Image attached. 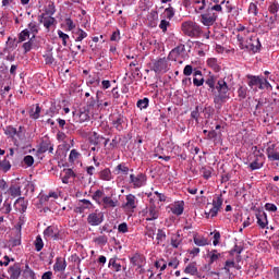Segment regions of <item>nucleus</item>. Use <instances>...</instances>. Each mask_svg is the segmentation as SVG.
<instances>
[{
	"label": "nucleus",
	"instance_id": "10",
	"mask_svg": "<svg viewBox=\"0 0 279 279\" xmlns=\"http://www.w3.org/2000/svg\"><path fill=\"white\" fill-rule=\"evenodd\" d=\"M266 154L268 156V160L275 162L279 160V143L270 144L266 149Z\"/></svg>",
	"mask_w": 279,
	"mask_h": 279
},
{
	"label": "nucleus",
	"instance_id": "51",
	"mask_svg": "<svg viewBox=\"0 0 279 279\" xmlns=\"http://www.w3.org/2000/svg\"><path fill=\"white\" fill-rule=\"evenodd\" d=\"M116 171H118L117 173H123L124 175H128L130 168L125 166V163H120L117 166Z\"/></svg>",
	"mask_w": 279,
	"mask_h": 279
},
{
	"label": "nucleus",
	"instance_id": "9",
	"mask_svg": "<svg viewBox=\"0 0 279 279\" xmlns=\"http://www.w3.org/2000/svg\"><path fill=\"white\" fill-rule=\"evenodd\" d=\"M53 154V144H51V140L49 137H44L38 146L37 154Z\"/></svg>",
	"mask_w": 279,
	"mask_h": 279
},
{
	"label": "nucleus",
	"instance_id": "2",
	"mask_svg": "<svg viewBox=\"0 0 279 279\" xmlns=\"http://www.w3.org/2000/svg\"><path fill=\"white\" fill-rule=\"evenodd\" d=\"M181 31L190 38H199L202 36V26L193 21H185L181 24Z\"/></svg>",
	"mask_w": 279,
	"mask_h": 279
},
{
	"label": "nucleus",
	"instance_id": "57",
	"mask_svg": "<svg viewBox=\"0 0 279 279\" xmlns=\"http://www.w3.org/2000/svg\"><path fill=\"white\" fill-rule=\"evenodd\" d=\"M80 156L81 154L76 149H72L69 155V162H74Z\"/></svg>",
	"mask_w": 279,
	"mask_h": 279
},
{
	"label": "nucleus",
	"instance_id": "33",
	"mask_svg": "<svg viewBox=\"0 0 279 279\" xmlns=\"http://www.w3.org/2000/svg\"><path fill=\"white\" fill-rule=\"evenodd\" d=\"M0 210L3 215H10V213H12V202L9 199H5Z\"/></svg>",
	"mask_w": 279,
	"mask_h": 279
},
{
	"label": "nucleus",
	"instance_id": "29",
	"mask_svg": "<svg viewBox=\"0 0 279 279\" xmlns=\"http://www.w3.org/2000/svg\"><path fill=\"white\" fill-rule=\"evenodd\" d=\"M34 40H36V38L34 36H32L28 39V41L23 44L22 49H24V53H29V51H32V49L34 47Z\"/></svg>",
	"mask_w": 279,
	"mask_h": 279
},
{
	"label": "nucleus",
	"instance_id": "1",
	"mask_svg": "<svg viewBox=\"0 0 279 279\" xmlns=\"http://www.w3.org/2000/svg\"><path fill=\"white\" fill-rule=\"evenodd\" d=\"M206 86H208V90L210 93H215L217 90L218 94L214 96V104L216 110H221L223 108V104L230 99V87L228 83L223 80H217L214 75H209L205 81Z\"/></svg>",
	"mask_w": 279,
	"mask_h": 279
},
{
	"label": "nucleus",
	"instance_id": "60",
	"mask_svg": "<svg viewBox=\"0 0 279 279\" xmlns=\"http://www.w3.org/2000/svg\"><path fill=\"white\" fill-rule=\"evenodd\" d=\"M145 234L148 236V239H154L156 234V227H147Z\"/></svg>",
	"mask_w": 279,
	"mask_h": 279
},
{
	"label": "nucleus",
	"instance_id": "17",
	"mask_svg": "<svg viewBox=\"0 0 279 279\" xmlns=\"http://www.w3.org/2000/svg\"><path fill=\"white\" fill-rule=\"evenodd\" d=\"M10 279L21 278V264L16 263L13 266L9 267Z\"/></svg>",
	"mask_w": 279,
	"mask_h": 279
},
{
	"label": "nucleus",
	"instance_id": "54",
	"mask_svg": "<svg viewBox=\"0 0 279 279\" xmlns=\"http://www.w3.org/2000/svg\"><path fill=\"white\" fill-rule=\"evenodd\" d=\"M168 27H171V22L167 20H161L159 24V28L162 31L163 34H167Z\"/></svg>",
	"mask_w": 279,
	"mask_h": 279
},
{
	"label": "nucleus",
	"instance_id": "55",
	"mask_svg": "<svg viewBox=\"0 0 279 279\" xmlns=\"http://www.w3.org/2000/svg\"><path fill=\"white\" fill-rule=\"evenodd\" d=\"M251 171H256L258 169H263V163L258 162V158H256L253 162L250 163Z\"/></svg>",
	"mask_w": 279,
	"mask_h": 279
},
{
	"label": "nucleus",
	"instance_id": "26",
	"mask_svg": "<svg viewBox=\"0 0 279 279\" xmlns=\"http://www.w3.org/2000/svg\"><path fill=\"white\" fill-rule=\"evenodd\" d=\"M88 37V33H86L84 29L78 28L77 32L74 33V40L75 43H82L84 38Z\"/></svg>",
	"mask_w": 279,
	"mask_h": 279
},
{
	"label": "nucleus",
	"instance_id": "52",
	"mask_svg": "<svg viewBox=\"0 0 279 279\" xmlns=\"http://www.w3.org/2000/svg\"><path fill=\"white\" fill-rule=\"evenodd\" d=\"M248 14H253L254 16H258V5L256 2H251L248 5Z\"/></svg>",
	"mask_w": 279,
	"mask_h": 279
},
{
	"label": "nucleus",
	"instance_id": "30",
	"mask_svg": "<svg viewBox=\"0 0 279 279\" xmlns=\"http://www.w3.org/2000/svg\"><path fill=\"white\" fill-rule=\"evenodd\" d=\"M100 180H105L106 182H110L112 180V171L109 170V168L104 169L99 173Z\"/></svg>",
	"mask_w": 279,
	"mask_h": 279
},
{
	"label": "nucleus",
	"instance_id": "61",
	"mask_svg": "<svg viewBox=\"0 0 279 279\" xmlns=\"http://www.w3.org/2000/svg\"><path fill=\"white\" fill-rule=\"evenodd\" d=\"M118 232H120V234H126V232H129L128 222L120 223L118 226Z\"/></svg>",
	"mask_w": 279,
	"mask_h": 279
},
{
	"label": "nucleus",
	"instance_id": "44",
	"mask_svg": "<svg viewBox=\"0 0 279 279\" xmlns=\"http://www.w3.org/2000/svg\"><path fill=\"white\" fill-rule=\"evenodd\" d=\"M278 11H279V3L278 1H272L269 7H268V12L270 14H274V15H278Z\"/></svg>",
	"mask_w": 279,
	"mask_h": 279
},
{
	"label": "nucleus",
	"instance_id": "53",
	"mask_svg": "<svg viewBox=\"0 0 279 279\" xmlns=\"http://www.w3.org/2000/svg\"><path fill=\"white\" fill-rule=\"evenodd\" d=\"M165 15H166V19H168V21H171V19L175 16V9H173V7L167 8L165 10Z\"/></svg>",
	"mask_w": 279,
	"mask_h": 279
},
{
	"label": "nucleus",
	"instance_id": "7",
	"mask_svg": "<svg viewBox=\"0 0 279 279\" xmlns=\"http://www.w3.org/2000/svg\"><path fill=\"white\" fill-rule=\"evenodd\" d=\"M247 84L252 90H264L263 86V76H256V75H247Z\"/></svg>",
	"mask_w": 279,
	"mask_h": 279
},
{
	"label": "nucleus",
	"instance_id": "49",
	"mask_svg": "<svg viewBox=\"0 0 279 279\" xmlns=\"http://www.w3.org/2000/svg\"><path fill=\"white\" fill-rule=\"evenodd\" d=\"M45 63L51 66V64H56V58H53V53L48 52L44 54Z\"/></svg>",
	"mask_w": 279,
	"mask_h": 279
},
{
	"label": "nucleus",
	"instance_id": "12",
	"mask_svg": "<svg viewBox=\"0 0 279 279\" xmlns=\"http://www.w3.org/2000/svg\"><path fill=\"white\" fill-rule=\"evenodd\" d=\"M87 223H89V226H101V223H104V215L97 213L89 214L87 216Z\"/></svg>",
	"mask_w": 279,
	"mask_h": 279
},
{
	"label": "nucleus",
	"instance_id": "43",
	"mask_svg": "<svg viewBox=\"0 0 279 279\" xmlns=\"http://www.w3.org/2000/svg\"><path fill=\"white\" fill-rule=\"evenodd\" d=\"M226 4V0H222L221 2H220V4H215V5H213V3H210L209 5H208V8H209V10L211 11V12H223V7L222 5H225Z\"/></svg>",
	"mask_w": 279,
	"mask_h": 279
},
{
	"label": "nucleus",
	"instance_id": "31",
	"mask_svg": "<svg viewBox=\"0 0 279 279\" xmlns=\"http://www.w3.org/2000/svg\"><path fill=\"white\" fill-rule=\"evenodd\" d=\"M123 122H124V120H123L122 116H118L116 118V120L112 121V125H113V128H116V130H118V132H122Z\"/></svg>",
	"mask_w": 279,
	"mask_h": 279
},
{
	"label": "nucleus",
	"instance_id": "25",
	"mask_svg": "<svg viewBox=\"0 0 279 279\" xmlns=\"http://www.w3.org/2000/svg\"><path fill=\"white\" fill-rule=\"evenodd\" d=\"M207 138L209 141H214L215 145H217V143L221 142V133H217L216 130H211L208 132Z\"/></svg>",
	"mask_w": 279,
	"mask_h": 279
},
{
	"label": "nucleus",
	"instance_id": "37",
	"mask_svg": "<svg viewBox=\"0 0 279 279\" xmlns=\"http://www.w3.org/2000/svg\"><path fill=\"white\" fill-rule=\"evenodd\" d=\"M23 276L24 278H31V279H36V272L29 268V265H25V269L23 270Z\"/></svg>",
	"mask_w": 279,
	"mask_h": 279
},
{
	"label": "nucleus",
	"instance_id": "62",
	"mask_svg": "<svg viewBox=\"0 0 279 279\" xmlns=\"http://www.w3.org/2000/svg\"><path fill=\"white\" fill-rule=\"evenodd\" d=\"M23 162L26 167H32L34 165V157L31 155H27L23 158Z\"/></svg>",
	"mask_w": 279,
	"mask_h": 279
},
{
	"label": "nucleus",
	"instance_id": "38",
	"mask_svg": "<svg viewBox=\"0 0 279 279\" xmlns=\"http://www.w3.org/2000/svg\"><path fill=\"white\" fill-rule=\"evenodd\" d=\"M80 123H86V121L90 120V116L88 114V110H83L77 113Z\"/></svg>",
	"mask_w": 279,
	"mask_h": 279
},
{
	"label": "nucleus",
	"instance_id": "11",
	"mask_svg": "<svg viewBox=\"0 0 279 279\" xmlns=\"http://www.w3.org/2000/svg\"><path fill=\"white\" fill-rule=\"evenodd\" d=\"M160 217V210L156 205H150L146 210V221H156Z\"/></svg>",
	"mask_w": 279,
	"mask_h": 279
},
{
	"label": "nucleus",
	"instance_id": "19",
	"mask_svg": "<svg viewBox=\"0 0 279 279\" xmlns=\"http://www.w3.org/2000/svg\"><path fill=\"white\" fill-rule=\"evenodd\" d=\"M106 141V137L102 135H99L97 132H93L89 136V143L90 145H95L97 147L98 145H101V142Z\"/></svg>",
	"mask_w": 279,
	"mask_h": 279
},
{
	"label": "nucleus",
	"instance_id": "6",
	"mask_svg": "<svg viewBox=\"0 0 279 279\" xmlns=\"http://www.w3.org/2000/svg\"><path fill=\"white\" fill-rule=\"evenodd\" d=\"M146 182L147 175L145 173L130 174V184H133V189H141V186H145Z\"/></svg>",
	"mask_w": 279,
	"mask_h": 279
},
{
	"label": "nucleus",
	"instance_id": "5",
	"mask_svg": "<svg viewBox=\"0 0 279 279\" xmlns=\"http://www.w3.org/2000/svg\"><path fill=\"white\" fill-rule=\"evenodd\" d=\"M218 17L219 15H217V13L207 8L206 12L201 14V23L205 25V27H211V25L217 23Z\"/></svg>",
	"mask_w": 279,
	"mask_h": 279
},
{
	"label": "nucleus",
	"instance_id": "3",
	"mask_svg": "<svg viewBox=\"0 0 279 279\" xmlns=\"http://www.w3.org/2000/svg\"><path fill=\"white\" fill-rule=\"evenodd\" d=\"M260 39L255 35L250 36L248 39L240 45V49H246V51H252V53H258V51H260Z\"/></svg>",
	"mask_w": 279,
	"mask_h": 279
},
{
	"label": "nucleus",
	"instance_id": "4",
	"mask_svg": "<svg viewBox=\"0 0 279 279\" xmlns=\"http://www.w3.org/2000/svg\"><path fill=\"white\" fill-rule=\"evenodd\" d=\"M213 208L209 209V211H205L206 219H210V217H217L219 215V210H221V207L223 206V194H218L213 199L211 203Z\"/></svg>",
	"mask_w": 279,
	"mask_h": 279
},
{
	"label": "nucleus",
	"instance_id": "32",
	"mask_svg": "<svg viewBox=\"0 0 279 279\" xmlns=\"http://www.w3.org/2000/svg\"><path fill=\"white\" fill-rule=\"evenodd\" d=\"M207 64L208 66H210V69H213L216 73H219L221 71V66L219 65V63L217 62V59L211 58L207 60Z\"/></svg>",
	"mask_w": 279,
	"mask_h": 279
},
{
	"label": "nucleus",
	"instance_id": "13",
	"mask_svg": "<svg viewBox=\"0 0 279 279\" xmlns=\"http://www.w3.org/2000/svg\"><path fill=\"white\" fill-rule=\"evenodd\" d=\"M153 71H155V73H162V71H167V59L160 58L155 61L153 64Z\"/></svg>",
	"mask_w": 279,
	"mask_h": 279
},
{
	"label": "nucleus",
	"instance_id": "45",
	"mask_svg": "<svg viewBox=\"0 0 279 279\" xmlns=\"http://www.w3.org/2000/svg\"><path fill=\"white\" fill-rule=\"evenodd\" d=\"M57 34H58L59 38L62 40L63 47H68L69 40H70L69 35L65 34V33L62 32V31H58Z\"/></svg>",
	"mask_w": 279,
	"mask_h": 279
},
{
	"label": "nucleus",
	"instance_id": "27",
	"mask_svg": "<svg viewBox=\"0 0 279 279\" xmlns=\"http://www.w3.org/2000/svg\"><path fill=\"white\" fill-rule=\"evenodd\" d=\"M8 193L11 197H20V195H21V185H11L8 190Z\"/></svg>",
	"mask_w": 279,
	"mask_h": 279
},
{
	"label": "nucleus",
	"instance_id": "15",
	"mask_svg": "<svg viewBox=\"0 0 279 279\" xmlns=\"http://www.w3.org/2000/svg\"><path fill=\"white\" fill-rule=\"evenodd\" d=\"M256 219H257V226L262 228V230H265L267 226L269 225V221L267 220V214L265 211H258L256 214Z\"/></svg>",
	"mask_w": 279,
	"mask_h": 279
},
{
	"label": "nucleus",
	"instance_id": "50",
	"mask_svg": "<svg viewBox=\"0 0 279 279\" xmlns=\"http://www.w3.org/2000/svg\"><path fill=\"white\" fill-rule=\"evenodd\" d=\"M0 169H1V171H4V173H8V171H10V169H12V165L10 163L9 160L4 159V160L0 161Z\"/></svg>",
	"mask_w": 279,
	"mask_h": 279
},
{
	"label": "nucleus",
	"instance_id": "24",
	"mask_svg": "<svg viewBox=\"0 0 279 279\" xmlns=\"http://www.w3.org/2000/svg\"><path fill=\"white\" fill-rule=\"evenodd\" d=\"M63 173L64 175L61 177L63 184H69V180H71V178H75V172L73 169H63Z\"/></svg>",
	"mask_w": 279,
	"mask_h": 279
},
{
	"label": "nucleus",
	"instance_id": "63",
	"mask_svg": "<svg viewBox=\"0 0 279 279\" xmlns=\"http://www.w3.org/2000/svg\"><path fill=\"white\" fill-rule=\"evenodd\" d=\"M46 114H48V117H56V114H58V107H56V105H51Z\"/></svg>",
	"mask_w": 279,
	"mask_h": 279
},
{
	"label": "nucleus",
	"instance_id": "14",
	"mask_svg": "<svg viewBox=\"0 0 279 279\" xmlns=\"http://www.w3.org/2000/svg\"><path fill=\"white\" fill-rule=\"evenodd\" d=\"M38 21L46 27V29H50L51 25L56 23V19L53 16H45V13L38 15Z\"/></svg>",
	"mask_w": 279,
	"mask_h": 279
},
{
	"label": "nucleus",
	"instance_id": "28",
	"mask_svg": "<svg viewBox=\"0 0 279 279\" xmlns=\"http://www.w3.org/2000/svg\"><path fill=\"white\" fill-rule=\"evenodd\" d=\"M171 213L173 215H177L178 217H180V215H182V213H184V203H178L175 205H173V207L171 208Z\"/></svg>",
	"mask_w": 279,
	"mask_h": 279
},
{
	"label": "nucleus",
	"instance_id": "35",
	"mask_svg": "<svg viewBox=\"0 0 279 279\" xmlns=\"http://www.w3.org/2000/svg\"><path fill=\"white\" fill-rule=\"evenodd\" d=\"M185 274H190L191 276H195L197 274V264L196 263H190L185 269Z\"/></svg>",
	"mask_w": 279,
	"mask_h": 279
},
{
	"label": "nucleus",
	"instance_id": "41",
	"mask_svg": "<svg viewBox=\"0 0 279 279\" xmlns=\"http://www.w3.org/2000/svg\"><path fill=\"white\" fill-rule=\"evenodd\" d=\"M201 173L205 180H209L213 175V168L210 167H203L201 168Z\"/></svg>",
	"mask_w": 279,
	"mask_h": 279
},
{
	"label": "nucleus",
	"instance_id": "36",
	"mask_svg": "<svg viewBox=\"0 0 279 279\" xmlns=\"http://www.w3.org/2000/svg\"><path fill=\"white\" fill-rule=\"evenodd\" d=\"M39 27H38V24L34 21H32L29 24H28V32L29 34H32V36H34V38H36V34H38L39 32Z\"/></svg>",
	"mask_w": 279,
	"mask_h": 279
},
{
	"label": "nucleus",
	"instance_id": "42",
	"mask_svg": "<svg viewBox=\"0 0 279 279\" xmlns=\"http://www.w3.org/2000/svg\"><path fill=\"white\" fill-rule=\"evenodd\" d=\"M136 106L137 108H140V110H145L149 108V98H143L137 100Z\"/></svg>",
	"mask_w": 279,
	"mask_h": 279
},
{
	"label": "nucleus",
	"instance_id": "64",
	"mask_svg": "<svg viewBox=\"0 0 279 279\" xmlns=\"http://www.w3.org/2000/svg\"><path fill=\"white\" fill-rule=\"evenodd\" d=\"M191 118L194 119L196 123L199 121V106H196L195 109L191 112Z\"/></svg>",
	"mask_w": 279,
	"mask_h": 279
},
{
	"label": "nucleus",
	"instance_id": "34",
	"mask_svg": "<svg viewBox=\"0 0 279 279\" xmlns=\"http://www.w3.org/2000/svg\"><path fill=\"white\" fill-rule=\"evenodd\" d=\"M157 245L165 243L167 241V233L162 229H158L157 236H156Z\"/></svg>",
	"mask_w": 279,
	"mask_h": 279
},
{
	"label": "nucleus",
	"instance_id": "40",
	"mask_svg": "<svg viewBox=\"0 0 279 279\" xmlns=\"http://www.w3.org/2000/svg\"><path fill=\"white\" fill-rule=\"evenodd\" d=\"M36 252H41L43 247H45V242H43V236L37 235L34 242Z\"/></svg>",
	"mask_w": 279,
	"mask_h": 279
},
{
	"label": "nucleus",
	"instance_id": "23",
	"mask_svg": "<svg viewBox=\"0 0 279 279\" xmlns=\"http://www.w3.org/2000/svg\"><path fill=\"white\" fill-rule=\"evenodd\" d=\"M250 36H254V33H252L250 28H247L246 32L244 31L242 33H239L236 35L238 43H240V45L242 43H245L250 38Z\"/></svg>",
	"mask_w": 279,
	"mask_h": 279
},
{
	"label": "nucleus",
	"instance_id": "22",
	"mask_svg": "<svg viewBox=\"0 0 279 279\" xmlns=\"http://www.w3.org/2000/svg\"><path fill=\"white\" fill-rule=\"evenodd\" d=\"M102 203L105 205V208H117V206H119V201H114L110 196H105L102 198Z\"/></svg>",
	"mask_w": 279,
	"mask_h": 279
},
{
	"label": "nucleus",
	"instance_id": "16",
	"mask_svg": "<svg viewBox=\"0 0 279 279\" xmlns=\"http://www.w3.org/2000/svg\"><path fill=\"white\" fill-rule=\"evenodd\" d=\"M130 263L133 265V267H138L140 274H145V270L142 268L143 267V257H141V254L136 253L132 257H130Z\"/></svg>",
	"mask_w": 279,
	"mask_h": 279
},
{
	"label": "nucleus",
	"instance_id": "8",
	"mask_svg": "<svg viewBox=\"0 0 279 279\" xmlns=\"http://www.w3.org/2000/svg\"><path fill=\"white\" fill-rule=\"evenodd\" d=\"M44 239L52 241H58L60 239V230L56 226H49L44 230Z\"/></svg>",
	"mask_w": 279,
	"mask_h": 279
},
{
	"label": "nucleus",
	"instance_id": "59",
	"mask_svg": "<svg viewBox=\"0 0 279 279\" xmlns=\"http://www.w3.org/2000/svg\"><path fill=\"white\" fill-rule=\"evenodd\" d=\"M105 193L101 190H97L94 194H93V199L94 202H97V204H99V201L101 199V197H104Z\"/></svg>",
	"mask_w": 279,
	"mask_h": 279
},
{
	"label": "nucleus",
	"instance_id": "39",
	"mask_svg": "<svg viewBox=\"0 0 279 279\" xmlns=\"http://www.w3.org/2000/svg\"><path fill=\"white\" fill-rule=\"evenodd\" d=\"M193 241L198 247H204L208 245V240L206 238H197V235H194Z\"/></svg>",
	"mask_w": 279,
	"mask_h": 279
},
{
	"label": "nucleus",
	"instance_id": "58",
	"mask_svg": "<svg viewBox=\"0 0 279 279\" xmlns=\"http://www.w3.org/2000/svg\"><path fill=\"white\" fill-rule=\"evenodd\" d=\"M109 267H113L114 271H120L121 270V264L117 263L116 258H111L109 260Z\"/></svg>",
	"mask_w": 279,
	"mask_h": 279
},
{
	"label": "nucleus",
	"instance_id": "18",
	"mask_svg": "<svg viewBox=\"0 0 279 279\" xmlns=\"http://www.w3.org/2000/svg\"><path fill=\"white\" fill-rule=\"evenodd\" d=\"M13 206L19 213H25V210H27V201H25V197H20L15 201Z\"/></svg>",
	"mask_w": 279,
	"mask_h": 279
},
{
	"label": "nucleus",
	"instance_id": "48",
	"mask_svg": "<svg viewBox=\"0 0 279 279\" xmlns=\"http://www.w3.org/2000/svg\"><path fill=\"white\" fill-rule=\"evenodd\" d=\"M209 263L210 265H213V263H217V260H219V257L221 256V254L217 253V250H213L209 254Z\"/></svg>",
	"mask_w": 279,
	"mask_h": 279
},
{
	"label": "nucleus",
	"instance_id": "47",
	"mask_svg": "<svg viewBox=\"0 0 279 279\" xmlns=\"http://www.w3.org/2000/svg\"><path fill=\"white\" fill-rule=\"evenodd\" d=\"M29 40V29L25 28L19 34V43H25Z\"/></svg>",
	"mask_w": 279,
	"mask_h": 279
},
{
	"label": "nucleus",
	"instance_id": "56",
	"mask_svg": "<svg viewBox=\"0 0 279 279\" xmlns=\"http://www.w3.org/2000/svg\"><path fill=\"white\" fill-rule=\"evenodd\" d=\"M5 134H9V136H20L21 131H17L14 126H8Z\"/></svg>",
	"mask_w": 279,
	"mask_h": 279
},
{
	"label": "nucleus",
	"instance_id": "20",
	"mask_svg": "<svg viewBox=\"0 0 279 279\" xmlns=\"http://www.w3.org/2000/svg\"><path fill=\"white\" fill-rule=\"evenodd\" d=\"M53 269L56 271H64V269H66V260L62 257H57Z\"/></svg>",
	"mask_w": 279,
	"mask_h": 279
},
{
	"label": "nucleus",
	"instance_id": "46",
	"mask_svg": "<svg viewBox=\"0 0 279 279\" xmlns=\"http://www.w3.org/2000/svg\"><path fill=\"white\" fill-rule=\"evenodd\" d=\"M170 245L172 247H174L175 250H178V247H180V245H182V239H180V234L171 238Z\"/></svg>",
	"mask_w": 279,
	"mask_h": 279
},
{
	"label": "nucleus",
	"instance_id": "21",
	"mask_svg": "<svg viewBox=\"0 0 279 279\" xmlns=\"http://www.w3.org/2000/svg\"><path fill=\"white\" fill-rule=\"evenodd\" d=\"M125 199V208H129V210H134V208H136V196L133 194H129L126 195Z\"/></svg>",
	"mask_w": 279,
	"mask_h": 279
}]
</instances>
